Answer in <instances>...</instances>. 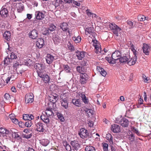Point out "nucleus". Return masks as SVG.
Here are the masks:
<instances>
[{
    "label": "nucleus",
    "mask_w": 151,
    "mask_h": 151,
    "mask_svg": "<svg viewBox=\"0 0 151 151\" xmlns=\"http://www.w3.org/2000/svg\"><path fill=\"white\" fill-rule=\"evenodd\" d=\"M121 57V53L119 51H115L111 55V57H108L105 58L106 60L109 63L111 64H114L116 62L118 63L120 57Z\"/></svg>",
    "instance_id": "1"
},
{
    "label": "nucleus",
    "mask_w": 151,
    "mask_h": 151,
    "mask_svg": "<svg viewBox=\"0 0 151 151\" xmlns=\"http://www.w3.org/2000/svg\"><path fill=\"white\" fill-rule=\"evenodd\" d=\"M109 27L110 29L116 35V38H118V32L121 30V29L114 23H110Z\"/></svg>",
    "instance_id": "2"
},
{
    "label": "nucleus",
    "mask_w": 151,
    "mask_h": 151,
    "mask_svg": "<svg viewBox=\"0 0 151 151\" xmlns=\"http://www.w3.org/2000/svg\"><path fill=\"white\" fill-rule=\"evenodd\" d=\"M36 130L40 132H43L45 130V125L40 122H35Z\"/></svg>",
    "instance_id": "3"
},
{
    "label": "nucleus",
    "mask_w": 151,
    "mask_h": 151,
    "mask_svg": "<svg viewBox=\"0 0 151 151\" xmlns=\"http://www.w3.org/2000/svg\"><path fill=\"white\" fill-rule=\"evenodd\" d=\"M92 42L93 45L95 47V52L96 53H101V48L100 43L96 40H92Z\"/></svg>",
    "instance_id": "4"
},
{
    "label": "nucleus",
    "mask_w": 151,
    "mask_h": 151,
    "mask_svg": "<svg viewBox=\"0 0 151 151\" xmlns=\"http://www.w3.org/2000/svg\"><path fill=\"white\" fill-rule=\"evenodd\" d=\"M45 12H44L37 11L35 13V18L37 20H42L45 17Z\"/></svg>",
    "instance_id": "5"
},
{
    "label": "nucleus",
    "mask_w": 151,
    "mask_h": 151,
    "mask_svg": "<svg viewBox=\"0 0 151 151\" xmlns=\"http://www.w3.org/2000/svg\"><path fill=\"white\" fill-rule=\"evenodd\" d=\"M78 134L80 137L83 139L86 138L89 136L88 131L87 129L83 128L80 129Z\"/></svg>",
    "instance_id": "6"
},
{
    "label": "nucleus",
    "mask_w": 151,
    "mask_h": 151,
    "mask_svg": "<svg viewBox=\"0 0 151 151\" xmlns=\"http://www.w3.org/2000/svg\"><path fill=\"white\" fill-rule=\"evenodd\" d=\"M70 145L72 146L73 150L77 151L80 148L81 145L79 144L78 141L76 140L71 141L70 143Z\"/></svg>",
    "instance_id": "7"
},
{
    "label": "nucleus",
    "mask_w": 151,
    "mask_h": 151,
    "mask_svg": "<svg viewBox=\"0 0 151 151\" xmlns=\"http://www.w3.org/2000/svg\"><path fill=\"white\" fill-rule=\"evenodd\" d=\"M34 96L32 93L27 94L25 96V100L26 103H32L34 101Z\"/></svg>",
    "instance_id": "8"
},
{
    "label": "nucleus",
    "mask_w": 151,
    "mask_h": 151,
    "mask_svg": "<svg viewBox=\"0 0 151 151\" xmlns=\"http://www.w3.org/2000/svg\"><path fill=\"white\" fill-rule=\"evenodd\" d=\"M80 82L81 84H84L86 83L88 79V76L86 73H84L80 75Z\"/></svg>",
    "instance_id": "9"
},
{
    "label": "nucleus",
    "mask_w": 151,
    "mask_h": 151,
    "mask_svg": "<svg viewBox=\"0 0 151 151\" xmlns=\"http://www.w3.org/2000/svg\"><path fill=\"white\" fill-rule=\"evenodd\" d=\"M29 37L32 39H36L38 37V32L37 30L34 29L29 33Z\"/></svg>",
    "instance_id": "10"
},
{
    "label": "nucleus",
    "mask_w": 151,
    "mask_h": 151,
    "mask_svg": "<svg viewBox=\"0 0 151 151\" xmlns=\"http://www.w3.org/2000/svg\"><path fill=\"white\" fill-rule=\"evenodd\" d=\"M45 67H36L35 68L36 71L38 74V76L42 77L43 74V73L45 71Z\"/></svg>",
    "instance_id": "11"
},
{
    "label": "nucleus",
    "mask_w": 151,
    "mask_h": 151,
    "mask_svg": "<svg viewBox=\"0 0 151 151\" xmlns=\"http://www.w3.org/2000/svg\"><path fill=\"white\" fill-rule=\"evenodd\" d=\"M60 27L64 32H66L67 31L69 34L70 33V31L69 30L68 26L67 23H63L60 25Z\"/></svg>",
    "instance_id": "12"
},
{
    "label": "nucleus",
    "mask_w": 151,
    "mask_h": 151,
    "mask_svg": "<svg viewBox=\"0 0 151 151\" xmlns=\"http://www.w3.org/2000/svg\"><path fill=\"white\" fill-rule=\"evenodd\" d=\"M85 53L83 51H77L76 52L75 55L78 60H82L84 57Z\"/></svg>",
    "instance_id": "13"
},
{
    "label": "nucleus",
    "mask_w": 151,
    "mask_h": 151,
    "mask_svg": "<svg viewBox=\"0 0 151 151\" xmlns=\"http://www.w3.org/2000/svg\"><path fill=\"white\" fill-rule=\"evenodd\" d=\"M49 117L43 113L41 115L40 118L41 119L45 124H48L50 122Z\"/></svg>",
    "instance_id": "14"
},
{
    "label": "nucleus",
    "mask_w": 151,
    "mask_h": 151,
    "mask_svg": "<svg viewBox=\"0 0 151 151\" xmlns=\"http://www.w3.org/2000/svg\"><path fill=\"white\" fill-rule=\"evenodd\" d=\"M143 52L146 55H148L150 50V46L147 44H144L142 47Z\"/></svg>",
    "instance_id": "15"
},
{
    "label": "nucleus",
    "mask_w": 151,
    "mask_h": 151,
    "mask_svg": "<svg viewBox=\"0 0 151 151\" xmlns=\"http://www.w3.org/2000/svg\"><path fill=\"white\" fill-rule=\"evenodd\" d=\"M0 14L2 17H6L8 15L7 9L6 8H2L0 11Z\"/></svg>",
    "instance_id": "16"
},
{
    "label": "nucleus",
    "mask_w": 151,
    "mask_h": 151,
    "mask_svg": "<svg viewBox=\"0 0 151 151\" xmlns=\"http://www.w3.org/2000/svg\"><path fill=\"white\" fill-rule=\"evenodd\" d=\"M53 40L55 45L59 44L60 42H62V40L61 38L57 35H55L53 37Z\"/></svg>",
    "instance_id": "17"
},
{
    "label": "nucleus",
    "mask_w": 151,
    "mask_h": 151,
    "mask_svg": "<svg viewBox=\"0 0 151 151\" xmlns=\"http://www.w3.org/2000/svg\"><path fill=\"white\" fill-rule=\"evenodd\" d=\"M111 130L115 133H118L120 131V127L116 124H114L111 126Z\"/></svg>",
    "instance_id": "18"
},
{
    "label": "nucleus",
    "mask_w": 151,
    "mask_h": 151,
    "mask_svg": "<svg viewBox=\"0 0 151 151\" xmlns=\"http://www.w3.org/2000/svg\"><path fill=\"white\" fill-rule=\"evenodd\" d=\"M94 30L93 27L92 26L91 27L86 28L85 30V34L87 35H92L94 32Z\"/></svg>",
    "instance_id": "19"
},
{
    "label": "nucleus",
    "mask_w": 151,
    "mask_h": 151,
    "mask_svg": "<svg viewBox=\"0 0 151 151\" xmlns=\"http://www.w3.org/2000/svg\"><path fill=\"white\" fill-rule=\"evenodd\" d=\"M40 78H42V80L45 83H49L50 81V78L48 75L45 73L42 75V77H40Z\"/></svg>",
    "instance_id": "20"
},
{
    "label": "nucleus",
    "mask_w": 151,
    "mask_h": 151,
    "mask_svg": "<svg viewBox=\"0 0 151 151\" xmlns=\"http://www.w3.org/2000/svg\"><path fill=\"white\" fill-rule=\"evenodd\" d=\"M118 123H120L124 127H127L128 126L129 122L127 119L124 118L122 119Z\"/></svg>",
    "instance_id": "21"
},
{
    "label": "nucleus",
    "mask_w": 151,
    "mask_h": 151,
    "mask_svg": "<svg viewBox=\"0 0 151 151\" xmlns=\"http://www.w3.org/2000/svg\"><path fill=\"white\" fill-rule=\"evenodd\" d=\"M44 45V40L42 39H38L36 42V45L39 48H42Z\"/></svg>",
    "instance_id": "22"
},
{
    "label": "nucleus",
    "mask_w": 151,
    "mask_h": 151,
    "mask_svg": "<svg viewBox=\"0 0 151 151\" xmlns=\"http://www.w3.org/2000/svg\"><path fill=\"white\" fill-rule=\"evenodd\" d=\"M23 118L25 120H31L34 118V116L32 114H23Z\"/></svg>",
    "instance_id": "23"
},
{
    "label": "nucleus",
    "mask_w": 151,
    "mask_h": 151,
    "mask_svg": "<svg viewBox=\"0 0 151 151\" xmlns=\"http://www.w3.org/2000/svg\"><path fill=\"white\" fill-rule=\"evenodd\" d=\"M16 9L19 13H21L23 10L24 6L23 4L21 3H18L16 4Z\"/></svg>",
    "instance_id": "24"
},
{
    "label": "nucleus",
    "mask_w": 151,
    "mask_h": 151,
    "mask_svg": "<svg viewBox=\"0 0 151 151\" xmlns=\"http://www.w3.org/2000/svg\"><path fill=\"white\" fill-rule=\"evenodd\" d=\"M52 110V108H47L45 112H44V113L50 117H51V116L53 117L54 113Z\"/></svg>",
    "instance_id": "25"
},
{
    "label": "nucleus",
    "mask_w": 151,
    "mask_h": 151,
    "mask_svg": "<svg viewBox=\"0 0 151 151\" xmlns=\"http://www.w3.org/2000/svg\"><path fill=\"white\" fill-rule=\"evenodd\" d=\"M77 70L81 74L85 73L86 69L85 67H77Z\"/></svg>",
    "instance_id": "26"
},
{
    "label": "nucleus",
    "mask_w": 151,
    "mask_h": 151,
    "mask_svg": "<svg viewBox=\"0 0 151 151\" xmlns=\"http://www.w3.org/2000/svg\"><path fill=\"white\" fill-rule=\"evenodd\" d=\"M72 103L75 106L77 107L80 106L81 103L80 99H74L72 100Z\"/></svg>",
    "instance_id": "27"
},
{
    "label": "nucleus",
    "mask_w": 151,
    "mask_h": 151,
    "mask_svg": "<svg viewBox=\"0 0 151 151\" xmlns=\"http://www.w3.org/2000/svg\"><path fill=\"white\" fill-rule=\"evenodd\" d=\"M96 69L99 71L100 73L103 76H105L107 74L106 71L102 68V67H96Z\"/></svg>",
    "instance_id": "28"
},
{
    "label": "nucleus",
    "mask_w": 151,
    "mask_h": 151,
    "mask_svg": "<svg viewBox=\"0 0 151 151\" xmlns=\"http://www.w3.org/2000/svg\"><path fill=\"white\" fill-rule=\"evenodd\" d=\"M128 60V58L126 56H124L123 57H120L118 61L120 63H122L124 65L127 63Z\"/></svg>",
    "instance_id": "29"
},
{
    "label": "nucleus",
    "mask_w": 151,
    "mask_h": 151,
    "mask_svg": "<svg viewBox=\"0 0 151 151\" xmlns=\"http://www.w3.org/2000/svg\"><path fill=\"white\" fill-rule=\"evenodd\" d=\"M54 59V57L50 54L47 55L46 58V62L48 64L51 63Z\"/></svg>",
    "instance_id": "30"
},
{
    "label": "nucleus",
    "mask_w": 151,
    "mask_h": 151,
    "mask_svg": "<svg viewBox=\"0 0 151 151\" xmlns=\"http://www.w3.org/2000/svg\"><path fill=\"white\" fill-rule=\"evenodd\" d=\"M130 45H131L130 49L132 52L133 54L134 55V58L135 59H137V52L136 50L135 49L134 46L132 44H130Z\"/></svg>",
    "instance_id": "31"
},
{
    "label": "nucleus",
    "mask_w": 151,
    "mask_h": 151,
    "mask_svg": "<svg viewBox=\"0 0 151 151\" xmlns=\"http://www.w3.org/2000/svg\"><path fill=\"white\" fill-rule=\"evenodd\" d=\"M63 144L67 151H71V146L66 141H63Z\"/></svg>",
    "instance_id": "32"
},
{
    "label": "nucleus",
    "mask_w": 151,
    "mask_h": 151,
    "mask_svg": "<svg viewBox=\"0 0 151 151\" xmlns=\"http://www.w3.org/2000/svg\"><path fill=\"white\" fill-rule=\"evenodd\" d=\"M67 98H64L62 99L61 102L62 106L65 109H67L68 107V103L67 100Z\"/></svg>",
    "instance_id": "33"
},
{
    "label": "nucleus",
    "mask_w": 151,
    "mask_h": 151,
    "mask_svg": "<svg viewBox=\"0 0 151 151\" xmlns=\"http://www.w3.org/2000/svg\"><path fill=\"white\" fill-rule=\"evenodd\" d=\"M85 111L88 117H90L92 116L94 112V111L93 110L86 108L85 110Z\"/></svg>",
    "instance_id": "34"
},
{
    "label": "nucleus",
    "mask_w": 151,
    "mask_h": 151,
    "mask_svg": "<svg viewBox=\"0 0 151 151\" xmlns=\"http://www.w3.org/2000/svg\"><path fill=\"white\" fill-rule=\"evenodd\" d=\"M3 36L6 39L9 40L11 37V33L9 31H6L4 33Z\"/></svg>",
    "instance_id": "35"
},
{
    "label": "nucleus",
    "mask_w": 151,
    "mask_h": 151,
    "mask_svg": "<svg viewBox=\"0 0 151 151\" xmlns=\"http://www.w3.org/2000/svg\"><path fill=\"white\" fill-rule=\"evenodd\" d=\"M4 98L6 100L11 102L13 100V97L12 96H11L9 93H7L5 94Z\"/></svg>",
    "instance_id": "36"
},
{
    "label": "nucleus",
    "mask_w": 151,
    "mask_h": 151,
    "mask_svg": "<svg viewBox=\"0 0 151 151\" xmlns=\"http://www.w3.org/2000/svg\"><path fill=\"white\" fill-rule=\"evenodd\" d=\"M137 59H135L134 58L133 59L132 58L130 60L127 61V63L129 66L134 65L136 62Z\"/></svg>",
    "instance_id": "37"
},
{
    "label": "nucleus",
    "mask_w": 151,
    "mask_h": 151,
    "mask_svg": "<svg viewBox=\"0 0 151 151\" xmlns=\"http://www.w3.org/2000/svg\"><path fill=\"white\" fill-rule=\"evenodd\" d=\"M106 139L109 141L111 144H113V137L111 134L109 133L107 134L106 136Z\"/></svg>",
    "instance_id": "38"
},
{
    "label": "nucleus",
    "mask_w": 151,
    "mask_h": 151,
    "mask_svg": "<svg viewBox=\"0 0 151 151\" xmlns=\"http://www.w3.org/2000/svg\"><path fill=\"white\" fill-rule=\"evenodd\" d=\"M9 56L8 55L7 57L4 59V64H6L7 65H9L10 62H12V60L9 57Z\"/></svg>",
    "instance_id": "39"
},
{
    "label": "nucleus",
    "mask_w": 151,
    "mask_h": 151,
    "mask_svg": "<svg viewBox=\"0 0 151 151\" xmlns=\"http://www.w3.org/2000/svg\"><path fill=\"white\" fill-rule=\"evenodd\" d=\"M72 38L75 42L76 43H79L81 40V38L80 36H78L77 37H73Z\"/></svg>",
    "instance_id": "40"
},
{
    "label": "nucleus",
    "mask_w": 151,
    "mask_h": 151,
    "mask_svg": "<svg viewBox=\"0 0 151 151\" xmlns=\"http://www.w3.org/2000/svg\"><path fill=\"white\" fill-rule=\"evenodd\" d=\"M57 115L58 118L60 120L61 122H64V118L63 116V115L60 113H58L57 114Z\"/></svg>",
    "instance_id": "41"
},
{
    "label": "nucleus",
    "mask_w": 151,
    "mask_h": 151,
    "mask_svg": "<svg viewBox=\"0 0 151 151\" xmlns=\"http://www.w3.org/2000/svg\"><path fill=\"white\" fill-rule=\"evenodd\" d=\"M142 78L145 82L149 83L150 82L149 79L145 75L143 74L142 75Z\"/></svg>",
    "instance_id": "42"
},
{
    "label": "nucleus",
    "mask_w": 151,
    "mask_h": 151,
    "mask_svg": "<svg viewBox=\"0 0 151 151\" xmlns=\"http://www.w3.org/2000/svg\"><path fill=\"white\" fill-rule=\"evenodd\" d=\"M86 12L87 14L89 16H91V15H92L93 18L96 17V15L95 14H93L89 12V10L88 9H87L86 10Z\"/></svg>",
    "instance_id": "43"
},
{
    "label": "nucleus",
    "mask_w": 151,
    "mask_h": 151,
    "mask_svg": "<svg viewBox=\"0 0 151 151\" xmlns=\"http://www.w3.org/2000/svg\"><path fill=\"white\" fill-rule=\"evenodd\" d=\"M138 20L140 21H144L145 20V16L142 15H139L137 16Z\"/></svg>",
    "instance_id": "44"
},
{
    "label": "nucleus",
    "mask_w": 151,
    "mask_h": 151,
    "mask_svg": "<svg viewBox=\"0 0 151 151\" xmlns=\"http://www.w3.org/2000/svg\"><path fill=\"white\" fill-rule=\"evenodd\" d=\"M95 150V148L91 146H87L85 148L86 151H91Z\"/></svg>",
    "instance_id": "45"
},
{
    "label": "nucleus",
    "mask_w": 151,
    "mask_h": 151,
    "mask_svg": "<svg viewBox=\"0 0 151 151\" xmlns=\"http://www.w3.org/2000/svg\"><path fill=\"white\" fill-rule=\"evenodd\" d=\"M14 68H15L16 69V71L17 73L20 74L21 75H22L23 72H24L25 70L22 69V70H20V69L19 68V67H14Z\"/></svg>",
    "instance_id": "46"
},
{
    "label": "nucleus",
    "mask_w": 151,
    "mask_h": 151,
    "mask_svg": "<svg viewBox=\"0 0 151 151\" xmlns=\"http://www.w3.org/2000/svg\"><path fill=\"white\" fill-rule=\"evenodd\" d=\"M56 27L53 24H51L48 27L49 30L50 32H52L54 31Z\"/></svg>",
    "instance_id": "47"
},
{
    "label": "nucleus",
    "mask_w": 151,
    "mask_h": 151,
    "mask_svg": "<svg viewBox=\"0 0 151 151\" xmlns=\"http://www.w3.org/2000/svg\"><path fill=\"white\" fill-rule=\"evenodd\" d=\"M103 148L104 151H108V145L106 143H103Z\"/></svg>",
    "instance_id": "48"
},
{
    "label": "nucleus",
    "mask_w": 151,
    "mask_h": 151,
    "mask_svg": "<svg viewBox=\"0 0 151 151\" xmlns=\"http://www.w3.org/2000/svg\"><path fill=\"white\" fill-rule=\"evenodd\" d=\"M127 24L129 28H133L134 27V23L133 22L130 21L128 20L127 21Z\"/></svg>",
    "instance_id": "49"
},
{
    "label": "nucleus",
    "mask_w": 151,
    "mask_h": 151,
    "mask_svg": "<svg viewBox=\"0 0 151 151\" xmlns=\"http://www.w3.org/2000/svg\"><path fill=\"white\" fill-rule=\"evenodd\" d=\"M32 124L31 120H27L25 122L24 125L27 127H30L32 125Z\"/></svg>",
    "instance_id": "50"
},
{
    "label": "nucleus",
    "mask_w": 151,
    "mask_h": 151,
    "mask_svg": "<svg viewBox=\"0 0 151 151\" xmlns=\"http://www.w3.org/2000/svg\"><path fill=\"white\" fill-rule=\"evenodd\" d=\"M10 58L12 60L14 59H16L17 58V56L16 55H15V53L13 52H11L10 55Z\"/></svg>",
    "instance_id": "51"
},
{
    "label": "nucleus",
    "mask_w": 151,
    "mask_h": 151,
    "mask_svg": "<svg viewBox=\"0 0 151 151\" xmlns=\"http://www.w3.org/2000/svg\"><path fill=\"white\" fill-rule=\"evenodd\" d=\"M82 100L83 101L85 104H88L89 103L88 99V98H87L86 96H84L83 99H82Z\"/></svg>",
    "instance_id": "52"
},
{
    "label": "nucleus",
    "mask_w": 151,
    "mask_h": 151,
    "mask_svg": "<svg viewBox=\"0 0 151 151\" xmlns=\"http://www.w3.org/2000/svg\"><path fill=\"white\" fill-rule=\"evenodd\" d=\"M12 136L13 137H14V138H20L17 132H12Z\"/></svg>",
    "instance_id": "53"
},
{
    "label": "nucleus",
    "mask_w": 151,
    "mask_h": 151,
    "mask_svg": "<svg viewBox=\"0 0 151 151\" xmlns=\"http://www.w3.org/2000/svg\"><path fill=\"white\" fill-rule=\"evenodd\" d=\"M128 139L131 142H133L134 140V137L133 134H131L129 135Z\"/></svg>",
    "instance_id": "54"
},
{
    "label": "nucleus",
    "mask_w": 151,
    "mask_h": 151,
    "mask_svg": "<svg viewBox=\"0 0 151 151\" xmlns=\"http://www.w3.org/2000/svg\"><path fill=\"white\" fill-rule=\"evenodd\" d=\"M68 48L71 50V51H74V47L70 43H69L68 45Z\"/></svg>",
    "instance_id": "55"
},
{
    "label": "nucleus",
    "mask_w": 151,
    "mask_h": 151,
    "mask_svg": "<svg viewBox=\"0 0 151 151\" xmlns=\"http://www.w3.org/2000/svg\"><path fill=\"white\" fill-rule=\"evenodd\" d=\"M32 136V135L31 133L27 134H24L23 136V137L25 138L28 139L31 138Z\"/></svg>",
    "instance_id": "56"
},
{
    "label": "nucleus",
    "mask_w": 151,
    "mask_h": 151,
    "mask_svg": "<svg viewBox=\"0 0 151 151\" xmlns=\"http://www.w3.org/2000/svg\"><path fill=\"white\" fill-rule=\"evenodd\" d=\"M6 130L4 128L1 127L0 128V132L3 134H4L6 133Z\"/></svg>",
    "instance_id": "57"
},
{
    "label": "nucleus",
    "mask_w": 151,
    "mask_h": 151,
    "mask_svg": "<svg viewBox=\"0 0 151 151\" xmlns=\"http://www.w3.org/2000/svg\"><path fill=\"white\" fill-rule=\"evenodd\" d=\"M132 131L134 133H136L138 135H140L139 133L138 130L137 129H136L135 128H133Z\"/></svg>",
    "instance_id": "58"
},
{
    "label": "nucleus",
    "mask_w": 151,
    "mask_h": 151,
    "mask_svg": "<svg viewBox=\"0 0 151 151\" xmlns=\"http://www.w3.org/2000/svg\"><path fill=\"white\" fill-rule=\"evenodd\" d=\"M18 124L19 126L22 128H23L24 125V123L21 121L19 122Z\"/></svg>",
    "instance_id": "59"
},
{
    "label": "nucleus",
    "mask_w": 151,
    "mask_h": 151,
    "mask_svg": "<svg viewBox=\"0 0 151 151\" xmlns=\"http://www.w3.org/2000/svg\"><path fill=\"white\" fill-rule=\"evenodd\" d=\"M12 121L15 124H18L19 122L18 120L15 118H14V119H13Z\"/></svg>",
    "instance_id": "60"
},
{
    "label": "nucleus",
    "mask_w": 151,
    "mask_h": 151,
    "mask_svg": "<svg viewBox=\"0 0 151 151\" xmlns=\"http://www.w3.org/2000/svg\"><path fill=\"white\" fill-rule=\"evenodd\" d=\"M88 124V126L90 127H92L93 126V122L92 121H89Z\"/></svg>",
    "instance_id": "61"
},
{
    "label": "nucleus",
    "mask_w": 151,
    "mask_h": 151,
    "mask_svg": "<svg viewBox=\"0 0 151 151\" xmlns=\"http://www.w3.org/2000/svg\"><path fill=\"white\" fill-rule=\"evenodd\" d=\"M20 61H15L14 65V66H19L20 65Z\"/></svg>",
    "instance_id": "62"
},
{
    "label": "nucleus",
    "mask_w": 151,
    "mask_h": 151,
    "mask_svg": "<svg viewBox=\"0 0 151 151\" xmlns=\"http://www.w3.org/2000/svg\"><path fill=\"white\" fill-rule=\"evenodd\" d=\"M79 96L81 97V99L84 97L86 96L83 92H80L79 94Z\"/></svg>",
    "instance_id": "63"
},
{
    "label": "nucleus",
    "mask_w": 151,
    "mask_h": 151,
    "mask_svg": "<svg viewBox=\"0 0 151 151\" xmlns=\"http://www.w3.org/2000/svg\"><path fill=\"white\" fill-rule=\"evenodd\" d=\"M64 69L66 72H69L70 71V68L69 67H65Z\"/></svg>",
    "instance_id": "64"
}]
</instances>
